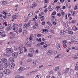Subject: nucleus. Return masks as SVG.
Instances as JSON below:
<instances>
[{"mask_svg": "<svg viewBox=\"0 0 78 78\" xmlns=\"http://www.w3.org/2000/svg\"><path fill=\"white\" fill-rule=\"evenodd\" d=\"M6 51L7 53H12L13 52V50L12 48H8L6 49Z\"/></svg>", "mask_w": 78, "mask_h": 78, "instance_id": "obj_1", "label": "nucleus"}, {"mask_svg": "<svg viewBox=\"0 0 78 78\" xmlns=\"http://www.w3.org/2000/svg\"><path fill=\"white\" fill-rule=\"evenodd\" d=\"M4 73H5V74H6V75H9V74L11 73V71H10V70L9 69H5L4 71Z\"/></svg>", "mask_w": 78, "mask_h": 78, "instance_id": "obj_2", "label": "nucleus"}, {"mask_svg": "<svg viewBox=\"0 0 78 78\" xmlns=\"http://www.w3.org/2000/svg\"><path fill=\"white\" fill-rule=\"evenodd\" d=\"M17 55H18V52H15L12 53V56H13V57L15 58H16L17 57Z\"/></svg>", "mask_w": 78, "mask_h": 78, "instance_id": "obj_3", "label": "nucleus"}, {"mask_svg": "<svg viewBox=\"0 0 78 78\" xmlns=\"http://www.w3.org/2000/svg\"><path fill=\"white\" fill-rule=\"evenodd\" d=\"M57 48L58 50H61V45L60 44H58L57 45Z\"/></svg>", "mask_w": 78, "mask_h": 78, "instance_id": "obj_4", "label": "nucleus"}, {"mask_svg": "<svg viewBox=\"0 0 78 78\" xmlns=\"http://www.w3.org/2000/svg\"><path fill=\"white\" fill-rule=\"evenodd\" d=\"M9 61L11 62H13L14 61V59L12 58H10L9 59Z\"/></svg>", "mask_w": 78, "mask_h": 78, "instance_id": "obj_5", "label": "nucleus"}, {"mask_svg": "<svg viewBox=\"0 0 78 78\" xmlns=\"http://www.w3.org/2000/svg\"><path fill=\"white\" fill-rule=\"evenodd\" d=\"M15 66V64L13 63L10 64V69H13V68H14V66Z\"/></svg>", "mask_w": 78, "mask_h": 78, "instance_id": "obj_6", "label": "nucleus"}, {"mask_svg": "<svg viewBox=\"0 0 78 78\" xmlns=\"http://www.w3.org/2000/svg\"><path fill=\"white\" fill-rule=\"evenodd\" d=\"M3 55L5 57H6V58H7V57H9L10 56L7 53H3Z\"/></svg>", "mask_w": 78, "mask_h": 78, "instance_id": "obj_7", "label": "nucleus"}, {"mask_svg": "<svg viewBox=\"0 0 78 78\" xmlns=\"http://www.w3.org/2000/svg\"><path fill=\"white\" fill-rule=\"evenodd\" d=\"M11 29H12V27H8L6 28L5 30L7 31H10Z\"/></svg>", "mask_w": 78, "mask_h": 78, "instance_id": "obj_8", "label": "nucleus"}, {"mask_svg": "<svg viewBox=\"0 0 78 78\" xmlns=\"http://www.w3.org/2000/svg\"><path fill=\"white\" fill-rule=\"evenodd\" d=\"M36 4H33L32 5V6L30 7V8H34V7H36Z\"/></svg>", "mask_w": 78, "mask_h": 78, "instance_id": "obj_9", "label": "nucleus"}, {"mask_svg": "<svg viewBox=\"0 0 78 78\" xmlns=\"http://www.w3.org/2000/svg\"><path fill=\"white\" fill-rule=\"evenodd\" d=\"M1 61L3 62H6L7 61V59L6 58H3L1 59Z\"/></svg>", "mask_w": 78, "mask_h": 78, "instance_id": "obj_10", "label": "nucleus"}, {"mask_svg": "<svg viewBox=\"0 0 78 78\" xmlns=\"http://www.w3.org/2000/svg\"><path fill=\"white\" fill-rule=\"evenodd\" d=\"M25 77L23 76H20V75H18L16 76L15 78H24Z\"/></svg>", "mask_w": 78, "mask_h": 78, "instance_id": "obj_11", "label": "nucleus"}, {"mask_svg": "<svg viewBox=\"0 0 78 78\" xmlns=\"http://www.w3.org/2000/svg\"><path fill=\"white\" fill-rule=\"evenodd\" d=\"M75 70H78V62L76 64V65L75 67Z\"/></svg>", "mask_w": 78, "mask_h": 78, "instance_id": "obj_12", "label": "nucleus"}, {"mask_svg": "<svg viewBox=\"0 0 78 78\" xmlns=\"http://www.w3.org/2000/svg\"><path fill=\"white\" fill-rule=\"evenodd\" d=\"M30 51L33 54L34 53V49L33 48H31L30 50Z\"/></svg>", "mask_w": 78, "mask_h": 78, "instance_id": "obj_13", "label": "nucleus"}, {"mask_svg": "<svg viewBox=\"0 0 78 78\" xmlns=\"http://www.w3.org/2000/svg\"><path fill=\"white\" fill-rule=\"evenodd\" d=\"M69 71V68H67L66 69V71L65 72V73L66 74V73H68V72Z\"/></svg>", "mask_w": 78, "mask_h": 78, "instance_id": "obj_14", "label": "nucleus"}, {"mask_svg": "<svg viewBox=\"0 0 78 78\" xmlns=\"http://www.w3.org/2000/svg\"><path fill=\"white\" fill-rule=\"evenodd\" d=\"M3 76V73L2 72H0V78H2Z\"/></svg>", "mask_w": 78, "mask_h": 78, "instance_id": "obj_15", "label": "nucleus"}, {"mask_svg": "<svg viewBox=\"0 0 78 78\" xmlns=\"http://www.w3.org/2000/svg\"><path fill=\"white\" fill-rule=\"evenodd\" d=\"M7 3V2L6 1L2 2V5H5Z\"/></svg>", "mask_w": 78, "mask_h": 78, "instance_id": "obj_16", "label": "nucleus"}, {"mask_svg": "<svg viewBox=\"0 0 78 78\" xmlns=\"http://www.w3.org/2000/svg\"><path fill=\"white\" fill-rule=\"evenodd\" d=\"M33 15V12H30L28 16L29 17H31Z\"/></svg>", "mask_w": 78, "mask_h": 78, "instance_id": "obj_17", "label": "nucleus"}, {"mask_svg": "<svg viewBox=\"0 0 78 78\" xmlns=\"http://www.w3.org/2000/svg\"><path fill=\"white\" fill-rule=\"evenodd\" d=\"M59 66H57L55 67V71H58V70H59Z\"/></svg>", "mask_w": 78, "mask_h": 78, "instance_id": "obj_18", "label": "nucleus"}, {"mask_svg": "<svg viewBox=\"0 0 78 78\" xmlns=\"http://www.w3.org/2000/svg\"><path fill=\"white\" fill-rule=\"evenodd\" d=\"M3 65L0 66V70H3Z\"/></svg>", "mask_w": 78, "mask_h": 78, "instance_id": "obj_19", "label": "nucleus"}, {"mask_svg": "<svg viewBox=\"0 0 78 78\" xmlns=\"http://www.w3.org/2000/svg\"><path fill=\"white\" fill-rule=\"evenodd\" d=\"M5 64L9 66L10 65V62H7Z\"/></svg>", "mask_w": 78, "mask_h": 78, "instance_id": "obj_20", "label": "nucleus"}, {"mask_svg": "<svg viewBox=\"0 0 78 78\" xmlns=\"http://www.w3.org/2000/svg\"><path fill=\"white\" fill-rule=\"evenodd\" d=\"M28 56H29V57H32L33 56V53H32V54H28Z\"/></svg>", "mask_w": 78, "mask_h": 78, "instance_id": "obj_21", "label": "nucleus"}, {"mask_svg": "<svg viewBox=\"0 0 78 78\" xmlns=\"http://www.w3.org/2000/svg\"><path fill=\"white\" fill-rule=\"evenodd\" d=\"M37 62H38V61L37 60H36L34 61L33 64H36L37 63Z\"/></svg>", "mask_w": 78, "mask_h": 78, "instance_id": "obj_22", "label": "nucleus"}, {"mask_svg": "<svg viewBox=\"0 0 78 78\" xmlns=\"http://www.w3.org/2000/svg\"><path fill=\"white\" fill-rule=\"evenodd\" d=\"M12 19H17V16H16V15L15 16H12Z\"/></svg>", "mask_w": 78, "mask_h": 78, "instance_id": "obj_23", "label": "nucleus"}, {"mask_svg": "<svg viewBox=\"0 0 78 78\" xmlns=\"http://www.w3.org/2000/svg\"><path fill=\"white\" fill-rule=\"evenodd\" d=\"M4 67L5 68H8V67L9 66L6 65L5 63L4 64Z\"/></svg>", "mask_w": 78, "mask_h": 78, "instance_id": "obj_24", "label": "nucleus"}, {"mask_svg": "<svg viewBox=\"0 0 78 78\" xmlns=\"http://www.w3.org/2000/svg\"><path fill=\"white\" fill-rule=\"evenodd\" d=\"M19 70H21V71L24 70H25V68H23L22 67H21L20 68Z\"/></svg>", "mask_w": 78, "mask_h": 78, "instance_id": "obj_25", "label": "nucleus"}, {"mask_svg": "<svg viewBox=\"0 0 78 78\" xmlns=\"http://www.w3.org/2000/svg\"><path fill=\"white\" fill-rule=\"evenodd\" d=\"M60 34L61 35H63L64 34V31L62 30L60 31Z\"/></svg>", "mask_w": 78, "mask_h": 78, "instance_id": "obj_26", "label": "nucleus"}, {"mask_svg": "<svg viewBox=\"0 0 78 78\" xmlns=\"http://www.w3.org/2000/svg\"><path fill=\"white\" fill-rule=\"evenodd\" d=\"M31 74V73L30 72L27 74V76H30Z\"/></svg>", "mask_w": 78, "mask_h": 78, "instance_id": "obj_27", "label": "nucleus"}, {"mask_svg": "<svg viewBox=\"0 0 78 78\" xmlns=\"http://www.w3.org/2000/svg\"><path fill=\"white\" fill-rule=\"evenodd\" d=\"M19 53L20 55V54H22V53H23V51H19Z\"/></svg>", "mask_w": 78, "mask_h": 78, "instance_id": "obj_28", "label": "nucleus"}, {"mask_svg": "<svg viewBox=\"0 0 78 78\" xmlns=\"http://www.w3.org/2000/svg\"><path fill=\"white\" fill-rule=\"evenodd\" d=\"M75 41H76V39H75V38H74L73 39H72L71 40V42H75Z\"/></svg>", "mask_w": 78, "mask_h": 78, "instance_id": "obj_29", "label": "nucleus"}, {"mask_svg": "<svg viewBox=\"0 0 78 78\" xmlns=\"http://www.w3.org/2000/svg\"><path fill=\"white\" fill-rule=\"evenodd\" d=\"M69 33L70 34H73V32H72L71 31H69Z\"/></svg>", "mask_w": 78, "mask_h": 78, "instance_id": "obj_30", "label": "nucleus"}, {"mask_svg": "<svg viewBox=\"0 0 78 78\" xmlns=\"http://www.w3.org/2000/svg\"><path fill=\"white\" fill-rule=\"evenodd\" d=\"M42 36V35H41V34H38L37 35V37H41Z\"/></svg>", "mask_w": 78, "mask_h": 78, "instance_id": "obj_31", "label": "nucleus"}, {"mask_svg": "<svg viewBox=\"0 0 78 78\" xmlns=\"http://www.w3.org/2000/svg\"><path fill=\"white\" fill-rule=\"evenodd\" d=\"M4 28V27L3 26H0V29H3Z\"/></svg>", "mask_w": 78, "mask_h": 78, "instance_id": "obj_32", "label": "nucleus"}, {"mask_svg": "<svg viewBox=\"0 0 78 78\" xmlns=\"http://www.w3.org/2000/svg\"><path fill=\"white\" fill-rule=\"evenodd\" d=\"M27 46L28 47H31V44L29 43L28 44Z\"/></svg>", "mask_w": 78, "mask_h": 78, "instance_id": "obj_33", "label": "nucleus"}, {"mask_svg": "<svg viewBox=\"0 0 78 78\" xmlns=\"http://www.w3.org/2000/svg\"><path fill=\"white\" fill-rule=\"evenodd\" d=\"M50 31L51 33H53L54 32V30H51V29L50 30Z\"/></svg>", "mask_w": 78, "mask_h": 78, "instance_id": "obj_34", "label": "nucleus"}, {"mask_svg": "<svg viewBox=\"0 0 78 78\" xmlns=\"http://www.w3.org/2000/svg\"><path fill=\"white\" fill-rule=\"evenodd\" d=\"M35 78H41V76H40L39 75H37L36 76Z\"/></svg>", "mask_w": 78, "mask_h": 78, "instance_id": "obj_35", "label": "nucleus"}, {"mask_svg": "<svg viewBox=\"0 0 78 78\" xmlns=\"http://www.w3.org/2000/svg\"><path fill=\"white\" fill-rule=\"evenodd\" d=\"M78 7V6H77V5H76L75 6V7H74V9L75 10H76V9H78V8H77V7Z\"/></svg>", "mask_w": 78, "mask_h": 78, "instance_id": "obj_36", "label": "nucleus"}, {"mask_svg": "<svg viewBox=\"0 0 78 78\" xmlns=\"http://www.w3.org/2000/svg\"><path fill=\"white\" fill-rule=\"evenodd\" d=\"M76 20H73L71 22L72 23H76Z\"/></svg>", "mask_w": 78, "mask_h": 78, "instance_id": "obj_37", "label": "nucleus"}, {"mask_svg": "<svg viewBox=\"0 0 78 78\" xmlns=\"http://www.w3.org/2000/svg\"><path fill=\"white\" fill-rule=\"evenodd\" d=\"M55 20H56L55 19H53L51 20V21L52 22H55Z\"/></svg>", "mask_w": 78, "mask_h": 78, "instance_id": "obj_38", "label": "nucleus"}, {"mask_svg": "<svg viewBox=\"0 0 78 78\" xmlns=\"http://www.w3.org/2000/svg\"><path fill=\"white\" fill-rule=\"evenodd\" d=\"M67 15H68V14L67 13V14L66 15V16L65 17L66 20H67Z\"/></svg>", "mask_w": 78, "mask_h": 78, "instance_id": "obj_39", "label": "nucleus"}, {"mask_svg": "<svg viewBox=\"0 0 78 78\" xmlns=\"http://www.w3.org/2000/svg\"><path fill=\"white\" fill-rule=\"evenodd\" d=\"M31 68H30L29 67H27L26 68H25V70H28V69H30Z\"/></svg>", "mask_w": 78, "mask_h": 78, "instance_id": "obj_40", "label": "nucleus"}, {"mask_svg": "<svg viewBox=\"0 0 78 78\" xmlns=\"http://www.w3.org/2000/svg\"><path fill=\"white\" fill-rule=\"evenodd\" d=\"M48 46V45H47V44H45L44 46L43 47L44 48H47V47Z\"/></svg>", "mask_w": 78, "mask_h": 78, "instance_id": "obj_41", "label": "nucleus"}, {"mask_svg": "<svg viewBox=\"0 0 78 78\" xmlns=\"http://www.w3.org/2000/svg\"><path fill=\"white\" fill-rule=\"evenodd\" d=\"M60 6H57L56 8H57V9H59L60 8Z\"/></svg>", "mask_w": 78, "mask_h": 78, "instance_id": "obj_42", "label": "nucleus"}, {"mask_svg": "<svg viewBox=\"0 0 78 78\" xmlns=\"http://www.w3.org/2000/svg\"><path fill=\"white\" fill-rule=\"evenodd\" d=\"M63 45H64V46L65 48H67V45L66 44H63Z\"/></svg>", "mask_w": 78, "mask_h": 78, "instance_id": "obj_43", "label": "nucleus"}, {"mask_svg": "<svg viewBox=\"0 0 78 78\" xmlns=\"http://www.w3.org/2000/svg\"><path fill=\"white\" fill-rule=\"evenodd\" d=\"M63 43H64V44H66L67 43V41H63Z\"/></svg>", "mask_w": 78, "mask_h": 78, "instance_id": "obj_44", "label": "nucleus"}, {"mask_svg": "<svg viewBox=\"0 0 78 78\" xmlns=\"http://www.w3.org/2000/svg\"><path fill=\"white\" fill-rule=\"evenodd\" d=\"M27 62H31V60L30 59H28L26 60Z\"/></svg>", "mask_w": 78, "mask_h": 78, "instance_id": "obj_45", "label": "nucleus"}, {"mask_svg": "<svg viewBox=\"0 0 78 78\" xmlns=\"http://www.w3.org/2000/svg\"><path fill=\"white\" fill-rule=\"evenodd\" d=\"M40 43H38V44H37V45L36 47H39V46H40Z\"/></svg>", "mask_w": 78, "mask_h": 78, "instance_id": "obj_46", "label": "nucleus"}, {"mask_svg": "<svg viewBox=\"0 0 78 78\" xmlns=\"http://www.w3.org/2000/svg\"><path fill=\"white\" fill-rule=\"evenodd\" d=\"M41 40L42 39H41V38H39V39L38 40V41L39 42V41H41Z\"/></svg>", "mask_w": 78, "mask_h": 78, "instance_id": "obj_47", "label": "nucleus"}, {"mask_svg": "<svg viewBox=\"0 0 78 78\" xmlns=\"http://www.w3.org/2000/svg\"><path fill=\"white\" fill-rule=\"evenodd\" d=\"M17 47H14V50H17Z\"/></svg>", "mask_w": 78, "mask_h": 78, "instance_id": "obj_48", "label": "nucleus"}, {"mask_svg": "<svg viewBox=\"0 0 78 78\" xmlns=\"http://www.w3.org/2000/svg\"><path fill=\"white\" fill-rule=\"evenodd\" d=\"M48 9H45V10H44V12H45V13H46V12H47V10Z\"/></svg>", "mask_w": 78, "mask_h": 78, "instance_id": "obj_49", "label": "nucleus"}, {"mask_svg": "<svg viewBox=\"0 0 78 78\" xmlns=\"http://www.w3.org/2000/svg\"><path fill=\"white\" fill-rule=\"evenodd\" d=\"M40 44V45H43L44 44V42H41Z\"/></svg>", "mask_w": 78, "mask_h": 78, "instance_id": "obj_50", "label": "nucleus"}, {"mask_svg": "<svg viewBox=\"0 0 78 78\" xmlns=\"http://www.w3.org/2000/svg\"><path fill=\"white\" fill-rule=\"evenodd\" d=\"M3 13L4 14H5V15L7 14V13L6 12H5L3 11Z\"/></svg>", "mask_w": 78, "mask_h": 78, "instance_id": "obj_51", "label": "nucleus"}, {"mask_svg": "<svg viewBox=\"0 0 78 78\" xmlns=\"http://www.w3.org/2000/svg\"><path fill=\"white\" fill-rule=\"evenodd\" d=\"M57 15L58 17H60V16H61V14L60 13H58Z\"/></svg>", "mask_w": 78, "mask_h": 78, "instance_id": "obj_52", "label": "nucleus"}, {"mask_svg": "<svg viewBox=\"0 0 78 78\" xmlns=\"http://www.w3.org/2000/svg\"><path fill=\"white\" fill-rule=\"evenodd\" d=\"M56 12H54L52 13V15H55V14H56Z\"/></svg>", "mask_w": 78, "mask_h": 78, "instance_id": "obj_53", "label": "nucleus"}, {"mask_svg": "<svg viewBox=\"0 0 78 78\" xmlns=\"http://www.w3.org/2000/svg\"><path fill=\"white\" fill-rule=\"evenodd\" d=\"M19 31H20V32H22V29H19Z\"/></svg>", "mask_w": 78, "mask_h": 78, "instance_id": "obj_54", "label": "nucleus"}, {"mask_svg": "<svg viewBox=\"0 0 78 78\" xmlns=\"http://www.w3.org/2000/svg\"><path fill=\"white\" fill-rule=\"evenodd\" d=\"M30 23H27V27H29V26H30Z\"/></svg>", "mask_w": 78, "mask_h": 78, "instance_id": "obj_55", "label": "nucleus"}, {"mask_svg": "<svg viewBox=\"0 0 78 78\" xmlns=\"http://www.w3.org/2000/svg\"><path fill=\"white\" fill-rule=\"evenodd\" d=\"M57 53V51H54L53 52V54L54 55H55V54H56Z\"/></svg>", "mask_w": 78, "mask_h": 78, "instance_id": "obj_56", "label": "nucleus"}, {"mask_svg": "<svg viewBox=\"0 0 78 78\" xmlns=\"http://www.w3.org/2000/svg\"><path fill=\"white\" fill-rule=\"evenodd\" d=\"M53 24H54V25H56L57 23H56V22H53Z\"/></svg>", "mask_w": 78, "mask_h": 78, "instance_id": "obj_57", "label": "nucleus"}, {"mask_svg": "<svg viewBox=\"0 0 78 78\" xmlns=\"http://www.w3.org/2000/svg\"><path fill=\"white\" fill-rule=\"evenodd\" d=\"M45 33H48V29H46L45 30Z\"/></svg>", "mask_w": 78, "mask_h": 78, "instance_id": "obj_58", "label": "nucleus"}, {"mask_svg": "<svg viewBox=\"0 0 78 78\" xmlns=\"http://www.w3.org/2000/svg\"><path fill=\"white\" fill-rule=\"evenodd\" d=\"M24 26H25V27L26 28H27V24H26V23L24 24Z\"/></svg>", "mask_w": 78, "mask_h": 78, "instance_id": "obj_59", "label": "nucleus"}, {"mask_svg": "<svg viewBox=\"0 0 78 78\" xmlns=\"http://www.w3.org/2000/svg\"><path fill=\"white\" fill-rule=\"evenodd\" d=\"M65 33H69V31H68L67 30H66L65 31Z\"/></svg>", "mask_w": 78, "mask_h": 78, "instance_id": "obj_60", "label": "nucleus"}, {"mask_svg": "<svg viewBox=\"0 0 78 78\" xmlns=\"http://www.w3.org/2000/svg\"><path fill=\"white\" fill-rule=\"evenodd\" d=\"M6 15H5V16H3V18H4V19L5 20L6 19Z\"/></svg>", "mask_w": 78, "mask_h": 78, "instance_id": "obj_61", "label": "nucleus"}, {"mask_svg": "<svg viewBox=\"0 0 78 78\" xmlns=\"http://www.w3.org/2000/svg\"><path fill=\"white\" fill-rule=\"evenodd\" d=\"M29 39L30 40H31H31H33V38H32V37H30V38H29Z\"/></svg>", "mask_w": 78, "mask_h": 78, "instance_id": "obj_62", "label": "nucleus"}, {"mask_svg": "<svg viewBox=\"0 0 78 78\" xmlns=\"http://www.w3.org/2000/svg\"><path fill=\"white\" fill-rule=\"evenodd\" d=\"M70 16H71V14H70V13H69L68 14V17H70Z\"/></svg>", "mask_w": 78, "mask_h": 78, "instance_id": "obj_63", "label": "nucleus"}, {"mask_svg": "<svg viewBox=\"0 0 78 78\" xmlns=\"http://www.w3.org/2000/svg\"><path fill=\"white\" fill-rule=\"evenodd\" d=\"M20 65H22L23 64V62L22 61H20Z\"/></svg>", "mask_w": 78, "mask_h": 78, "instance_id": "obj_64", "label": "nucleus"}]
</instances>
